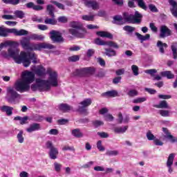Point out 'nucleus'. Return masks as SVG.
Instances as JSON below:
<instances>
[{
    "label": "nucleus",
    "instance_id": "obj_1",
    "mask_svg": "<svg viewBox=\"0 0 177 177\" xmlns=\"http://www.w3.org/2000/svg\"><path fill=\"white\" fill-rule=\"evenodd\" d=\"M35 80V75L34 73L28 71L22 73L21 80H17L12 87H7L6 100L8 103L16 104L17 99H21V95L17 92H21V93L28 92L30 91V84H32Z\"/></svg>",
    "mask_w": 177,
    "mask_h": 177
},
{
    "label": "nucleus",
    "instance_id": "obj_2",
    "mask_svg": "<svg viewBox=\"0 0 177 177\" xmlns=\"http://www.w3.org/2000/svg\"><path fill=\"white\" fill-rule=\"evenodd\" d=\"M4 46H10L8 50V53H6V51L1 52V56L5 59H8V57H12L17 64H21L22 63L24 67H28L30 64H31V60H32V63H34V64H37V63H38L35 53L21 52L20 55L19 56V50H17V48L15 46L14 41L1 43L0 44V49H2Z\"/></svg>",
    "mask_w": 177,
    "mask_h": 177
},
{
    "label": "nucleus",
    "instance_id": "obj_3",
    "mask_svg": "<svg viewBox=\"0 0 177 177\" xmlns=\"http://www.w3.org/2000/svg\"><path fill=\"white\" fill-rule=\"evenodd\" d=\"M123 16V17H122ZM122 16L115 15L113 17V24L117 26H123L125 23H131V24H140L143 15L138 11H136L134 15L128 12H124Z\"/></svg>",
    "mask_w": 177,
    "mask_h": 177
},
{
    "label": "nucleus",
    "instance_id": "obj_4",
    "mask_svg": "<svg viewBox=\"0 0 177 177\" xmlns=\"http://www.w3.org/2000/svg\"><path fill=\"white\" fill-rule=\"evenodd\" d=\"M48 80H44L41 79H37V82L38 86H41L44 91L48 92L50 90V86L56 88L59 86V81L57 80V73L56 72H49L48 73Z\"/></svg>",
    "mask_w": 177,
    "mask_h": 177
},
{
    "label": "nucleus",
    "instance_id": "obj_5",
    "mask_svg": "<svg viewBox=\"0 0 177 177\" xmlns=\"http://www.w3.org/2000/svg\"><path fill=\"white\" fill-rule=\"evenodd\" d=\"M30 37L28 38L24 37L20 44L24 49L28 50H42V49H55L56 48L53 44L49 43L30 44Z\"/></svg>",
    "mask_w": 177,
    "mask_h": 177
},
{
    "label": "nucleus",
    "instance_id": "obj_6",
    "mask_svg": "<svg viewBox=\"0 0 177 177\" xmlns=\"http://www.w3.org/2000/svg\"><path fill=\"white\" fill-rule=\"evenodd\" d=\"M69 26L71 28L68 29V32L71 35H73L75 38H85L86 29L84 28L82 23L73 21L69 24Z\"/></svg>",
    "mask_w": 177,
    "mask_h": 177
},
{
    "label": "nucleus",
    "instance_id": "obj_7",
    "mask_svg": "<svg viewBox=\"0 0 177 177\" xmlns=\"http://www.w3.org/2000/svg\"><path fill=\"white\" fill-rule=\"evenodd\" d=\"M96 73V68L95 67H87L81 69H76L73 72L74 77H86V75H93Z\"/></svg>",
    "mask_w": 177,
    "mask_h": 177
},
{
    "label": "nucleus",
    "instance_id": "obj_8",
    "mask_svg": "<svg viewBox=\"0 0 177 177\" xmlns=\"http://www.w3.org/2000/svg\"><path fill=\"white\" fill-rule=\"evenodd\" d=\"M92 104V99L91 98H86L80 103H79L77 111L81 113V114H84V115H88V109Z\"/></svg>",
    "mask_w": 177,
    "mask_h": 177
},
{
    "label": "nucleus",
    "instance_id": "obj_9",
    "mask_svg": "<svg viewBox=\"0 0 177 177\" xmlns=\"http://www.w3.org/2000/svg\"><path fill=\"white\" fill-rule=\"evenodd\" d=\"M46 147L50 149L48 154L50 160H56L57 156H59V149L53 146L52 141H47L46 142Z\"/></svg>",
    "mask_w": 177,
    "mask_h": 177
},
{
    "label": "nucleus",
    "instance_id": "obj_10",
    "mask_svg": "<svg viewBox=\"0 0 177 177\" xmlns=\"http://www.w3.org/2000/svg\"><path fill=\"white\" fill-rule=\"evenodd\" d=\"M94 44H95V45H98L99 46H104L106 45L107 46H109L110 48H114V49L120 48V46H118V44L117 43L112 41H104L102 40V39H100V38L95 39L94 41Z\"/></svg>",
    "mask_w": 177,
    "mask_h": 177
},
{
    "label": "nucleus",
    "instance_id": "obj_11",
    "mask_svg": "<svg viewBox=\"0 0 177 177\" xmlns=\"http://www.w3.org/2000/svg\"><path fill=\"white\" fill-rule=\"evenodd\" d=\"M50 39L54 42L60 43L64 41V39H63V37H62V33H60L59 31L51 30L50 32Z\"/></svg>",
    "mask_w": 177,
    "mask_h": 177
},
{
    "label": "nucleus",
    "instance_id": "obj_12",
    "mask_svg": "<svg viewBox=\"0 0 177 177\" xmlns=\"http://www.w3.org/2000/svg\"><path fill=\"white\" fill-rule=\"evenodd\" d=\"M172 35V31L167 26L162 25L160 28L159 37L160 38H167V37H171Z\"/></svg>",
    "mask_w": 177,
    "mask_h": 177
},
{
    "label": "nucleus",
    "instance_id": "obj_13",
    "mask_svg": "<svg viewBox=\"0 0 177 177\" xmlns=\"http://www.w3.org/2000/svg\"><path fill=\"white\" fill-rule=\"evenodd\" d=\"M174 160H175V153H170L166 163L169 174H172V172H174V169H172V165H174Z\"/></svg>",
    "mask_w": 177,
    "mask_h": 177
},
{
    "label": "nucleus",
    "instance_id": "obj_14",
    "mask_svg": "<svg viewBox=\"0 0 177 177\" xmlns=\"http://www.w3.org/2000/svg\"><path fill=\"white\" fill-rule=\"evenodd\" d=\"M41 129H42V127H41V124L32 123V124H30L29 127L26 129V131L28 132V133H31L37 131H41Z\"/></svg>",
    "mask_w": 177,
    "mask_h": 177
},
{
    "label": "nucleus",
    "instance_id": "obj_15",
    "mask_svg": "<svg viewBox=\"0 0 177 177\" xmlns=\"http://www.w3.org/2000/svg\"><path fill=\"white\" fill-rule=\"evenodd\" d=\"M162 131L164 132V133L165 134L164 136V138L165 139H169V140H170V142H171V143H175V142H176V140L175 139V138L174 137V136H172L171 134V133L169 132V131L168 130V129L163 127Z\"/></svg>",
    "mask_w": 177,
    "mask_h": 177
},
{
    "label": "nucleus",
    "instance_id": "obj_16",
    "mask_svg": "<svg viewBox=\"0 0 177 177\" xmlns=\"http://www.w3.org/2000/svg\"><path fill=\"white\" fill-rule=\"evenodd\" d=\"M1 111L6 113V115L10 117L13 114V107L9 106L8 105H3L0 108Z\"/></svg>",
    "mask_w": 177,
    "mask_h": 177
},
{
    "label": "nucleus",
    "instance_id": "obj_17",
    "mask_svg": "<svg viewBox=\"0 0 177 177\" xmlns=\"http://www.w3.org/2000/svg\"><path fill=\"white\" fill-rule=\"evenodd\" d=\"M26 8L28 9H33V10H36L39 12V10H44V6H37L33 2H29L26 4Z\"/></svg>",
    "mask_w": 177,
    "mask_h": 177
},
{
    "label": "nucleus",
    "instance_id": "obj_18",
    "mask_svg": "<svg viewBox=\"0 0 177 177\" xmlns=\"http://www.w3.org/2000/svg\"><path fill=\"white\" fill-rule=\"evenodd\" d=\"M153 107H156V109H167L168 110H171V107L167 100L160 101L158 104L153 105Z\"/></svg>",
    "mask_w": 177,
    "mask_h": 177
},
{
    "label": "nucleus",
    "instance_id": "obj_19",
    "mask_svg": "<svg viewBox=\"0 0 177 177\" xmlns=\"http://www.w3.org/2000/svg\"><path fill=\"white\" fill-rule=\"evenodd\" d=\"M169 5L172 6V8H171V12L174 16V17L177 18V3L175 1V0H168Z\"/></svg>",
    "mask_w": 177,
    "mask_h": 177
},
{
    "label": "nucleus",
    "instance_id": "obj_20",
    "mask_svg": "<svg viewBox=\"0 0 177 177\" xmlns=\"http://www.w3.org/2000/svg\"><path fill=\"white\" fill-rule=\"evenodd\" d=\"M9 34H13V28H6L3 26V28L0 30V37H6Z\"/></svg>",
    "mask_w": 177,
    "mask_h": 177
},
{
    "label": "nucleus",
    "instance_id": "obj_21",
    "mask_svg": "<svg viewBox=\"0 0 177 177\" xmlns=\"http://www.w3.org/2000/svg\"><path fill=\"white\" fill-rule=\"evenodd\" d=\"M136 36L137 37L138 39H139V41H140L141 44H143V42H145V41H149V39H150V35L149 34H146L145 36L141 35L139 32H136L135 33Z\"/></svg>",
    "mask_w": 177,
    "mask_h": 177
},
{
    "label": "nucleus",
    "instance_id": "obj_22",
    "mask_svg": "<svg viewBox=\"0 0 177 177\" xmlns=\"http://www.w3.org/2000/svg\"><path fill=\"white\" fill-rule=\"evenodd\" d=\"M12 34L17 37H21L23 35H28V32L24 29L17 30L16 28H12Z\"/></svg>",
    "mask_w": 177,
    "mask_h": 177
},
{
    "label": "nucleus",
    "instance_id": "obj_23",
    "mask_svg": "<svg viewBox=\"0 0 177 177\" xmlns=\"http://www.w3.org/2000/svg\"><path fill=\"white\" fill-rule=\"evenodd\" d=\"M156 46L159 48V52L164 54L165 53L164 48L165 49H167V48H168V44H167V43H162V41L158 40L157 41Z\"/></svg>",
    "mask_w": 177,
    "mask_h": 177
},
{
    "label": "nucleus",
    "instance_id": "obj_24",
    "mask_svg": "<svg viewBox=\"0 0 177 177\" xmlns=\"http://www.w3.org/2000/svg\"><path fill=\"white\" fill-rule=\"evenodd\" d=\"M58 107L60 111H63V113H68V111L73 110V106L67 104H60Z\"/></svg>",
    "mask_w": 177,
    "mask_h": 177
},
{
    "label": "nucleus",
    "instance_id": "obj_25",
    "mask_svg": "<svg viewBox=\"0 0 177 177\" xmlns=\"http://www.w3.org/2000/svg\"><path fill=\"white\" fill-rule=\"evenodd\" d=\"M104 50L105 52L104 53V55H106V56H108V57H113L117 56V51L111 48H105Z\"/></svg>",
    "mask_w": 177,
    "mask_h": 177
},
{
    "label": "nucleus",
    "instance_id": "obj_26",
    "mask_svg": "<svg viewBox=\"0 0 177 177\" xmlns=\"http://www.w3.org/2000/svg\"><path fill=\"white\" fill-rule=\"evenodd\" d=\"M98 37H101L102 38H109V39H113V35L109 32L106 31H98L96 32Z\"/></svg>",
    "mask_w": 177,
    "mask_h": 177
},
{
    "label": "nucleus",
    "instance_id": "obj_27",
    "mask_svg": "<svg viewBox=\"0 0 177 177\" xmlns=\"http://www.w3.org/2000/svg\"><path fill=\"white\" fill-rule=\"evenodd\" d=\"M29 39H32V41H44L45 36L33 33L29 36Z\"/></svg>",
    "mask_w": 177,
    "mask_h": 177
},
{
    "label": "nucleus",
    "instance_id": "obj_28",
    "mask_svg": "<svg viewBox=\"0 0 177 177\" xmlns=\"http://www.w3.org/2000/svg\"><path fill=\"white\" fill-rule=\"evenodd\" d=\"M160 74L161 77H165L167 80L175 78V75H174L171 71H162Z\"/></svg>",
    "mask_w": 177,
    "mask_h": 177
},
{
    "label": "nucleus",
    "instance_id": "obj_29",
    "mask_svg": "<svg viewBox=\"0 0 177 177\" xmlns=\"http://www.w3.org/2000/svg\"><path fill=\"white\" fill-rule=\"evenodd\" d=\"M118 92H117L115 90L106 91L102 94V96H103L104 97H115V96H118Z\"/></svg>",
    "mask_w": 177,
    "mask_h": 177
},
{
    "label": "nucleus",
    "instance_id": "obj_30",
    "mask_svg": "<svg viewBox=\"0 0 177 177\" xmlns=\"http://www.w3.org/2000/svg\"><path fill=\"white\" fill-rule=\"evenodd\" d=\"M35 74H37V75L38 77H44V75H45V74H46V69H45V68H44V66H39L36 69Z\"/></svg>",
    "mask_w": 177,
    "mask_h": 177
},
{
    "label": "nucleus",
    "instance_id": "obj_31",
    "mask_svg": "<svg viewBox=\"0 0 177 177\" xmlns=\"http://www.w3.org/2000/svg\"><path fill=\"white\" fill-rule=\"evenodd\" d=\"M84 5L87 6V8H92L94 10L95 9H97V3L96 1H86Z\"/></svg>",
    "mask_w": 177,
    "mask_h": 177
},
{
    "label": "nucleus",
    "instance_id": "obj_32",
    "mask_svg": "<svg viewBox=\"0 0 177 177\" xmlns=\"http://www.w3.org/2000/svg\"><path fill=\"white\" fill-rule=\"evenodd\" d=\"M128 129V126H124L123 127H115L113 131L115 133H125Z\"/></svg>",
    "mask_w": 177,
    "mask_h": 177
},
{
    "label": "nucleus",
    "instance_id": "obj_33",
    "mask_svg": "<svg viewBox=\"0 0 177 177\" xmlns=\"http://www.w3.org/2000/svg\"><path fill=\"white\" fill-rule=\"evenodd\" d=\"M124 31H127L128 35H132L133 32L136 30V28L133 26H125L123 27Z\"/></svg>",
    "mask_w": 177,
    "mask_h": 177
},
{
    "label": "nucleus",
    "instance_id": "obj_34",
    "mask_svg": "<svg viewBox=\"0 0 177 177\" xmlns=\"http://www.w3.org/2000/svg\"><path fill=\"white\" fill-rule=\"evenodd\" d=\"M72 135L73 136H75V138H82L84 136V134L82 132H81V130L80 129H75L72 130Z\"/></svg>",
    "mask_w": 177,
    "mask_h": 177
},
{
    "label": "nucleus",
    "instance_id": "obj_35",
    "mask_svg": "<svg viewBox=\"0 0 177 177\" xmlns=\"http://www.w3.org/2000/svg\"><path fill=\"white\" fill-rule=\"evenodd\" d=\"M45 24H50L51 26H56L57 24V21L55 19V17L48 18L46 17L44 20Z\"/></svg>",
    "mask_w": 177,
    "mask_h": 177
},
{
    "label": "nucleus",
    "instance_id": "obj_36",
    "mask_svg": "<svg viewBox=\"0 0 177 177\" xmlns=\"http://www.w3.org/2000/svg\"><path fill=\"white\" fill-rule=\"evenodd\" d=\"M46 10L48 12L49 16H51V17H55V6H53L52 4L48 5L46 7Z\"/></svg>",
    "mask_w": 177,
    "mask_h": 177
},
{
    "label": "nucleus",
    "instance_id": "obj_37",
    "mask_svg": "<svg viewBox=\"0 0 177 177\" xmlns=\"http://www.w3.org/2000/svg\"><path fill=\"white\" fill-rule=\"evenodd\" d=\"M159 114L162 117H171V115L172 114V111L169 110L161 109V110H159Z\"/></svg>",
    "mask_w": 177,
    "mask_h": 177
},
{
    "label": "nucleus",
    "instance_id": "obj_38",
    "mask_svg": "<svg viewBox=\"0 0 177 177\" xmlns=\"http://www.w3.org/2000/svg\"><path fill=\"white\" fill-rule=\"evenodd\" d=\"M54 167V171L57 172V174H59V172H62V168H63V165L60 164L57 162H55L53 163Z\"/></svg>",
    "mask_w": 177,
    "mask_h": 177
},
{
    "label": "nucleus",
    "instance_id": "obj_39",
    "mask_svg": "<svg viewBox=\"0 0 177 177\" xmlns=\"http://www.w3.org/2000/svg\"><path fill=\"white\" fill-rule=\"evenodd\" d=\"M6 5H19L20 0H1Z\"/></svg>",
    "mask_w": 177,
    "mask_h": 177
},
{
    "label": "nucleus",
    "instance_id": "obj_40",
    "mask_svg": "<svg viewBox=\"0 0 177 177\" xmlns=\"http://www.w3.org/2000/svg\"><path fill=\"white\" fill-rule=\"evenodd\" d=\"M24 132L23 130H20L17 135V139L18 140L19 143H24V137L23 136Z\"/></svg>",
    "mask_w": 177,
    "mask_h": 177
},
{
    "label": "nucleus",
    "instance_id": "obj_41",
    "mask_svg": "<svg viewBox=\"0 0 177 177\" xmlns=\"http://www.w3.org/2000/svg\"><path fill=\"white\" fill-rule=\"evenodd\" d=\"M171 50L173 52V59H177V43H173L171 45Z\"/></svg>",
    "mask_w": 177,
    "mask_h": 177
},
{
    "label": "nucleus",
    "instance_id": "obj_42",
    "mask_svg": "<svg viewBox=\"0 0 177 177\" xmlns=\"http://www.w3.org/2000/svg\"><path fill=\"white\" fill-rule=\"evenodd\" d=\"M138 6L144 10H147V6H146V3L143 0H138L137 1Z\"/></svg>",
    "mask_w": 177,
    "mask_h": 177
},
{
    "label": "nucleus",
    "instance_id": "obj_43",
    "mask_svg": "<svg viewBox=\"0 0 177 177\" xmlns=\"http://www.w3.org/2000/svg\"><path fill=\"white\" fill-rule=\"evenodd\" d=\"M127 95L129 97H135L139 95V93L135 89H131L128 91Z\"/></svg>",
    "mask_w": 177,
    "mask_h": 177
},
{
    "label": "nucleus",
    "instance_id": "obj_44",
    "mask_svg": "<svg viewBox=\"0 0 177 177\" xmlns=\"http://www.w3.org/2000/svg\"><path fill=\"white\" fill-rule=\"evenodd\" d=\"M14 15H15L16 17H17L18 19H24V12L21 11V10H15L14 12Z\"/></svg>",
    "mask_w": 177,
    "mask_h": 177
},
{
    "label": "nucleus",
    "instance_id": "obj_45",
    "mask_svg": "<svg viewBox=\"0 0 177 177\" xmlns=\"http://www.w3.org/2000/svg\"><path fill=\"white\" fill-rule=\"evenodd\" d=\"M82 19L86 21H93L95 15H82Z\"/></svg>",
    "mask_w": 177,
    "mask_h": 177
},
{
    "label": "nucleus",
    "instance_id": "obj_46",
    "mask_svg": "<svg viewBox=\"0 0 177 177\" xmlns=\"http://www.w3.org/2000/svg\"><path fill=\"white\" fill-rule=\"evenodd\" d=\"M50 3H53V5H55V6L58 9H62V10H66V8L64 7V6L61 3H59V2L55 1H51Z\"/></svg>",
    "mask_w": 177,
    "mask_h": 177
},
{
    "label": "nucleus",
    "instance_id": "obj_47",
    "mask_svg": "<svg viewBox=\"0 0 177 177\" xmlns=\"http://www.w3.org/2000/svg\"><path fill=\"white\" fill-rule=\"evenodd\" d=\"M93 125L94 128H99V127L104 125V122L102 120H94L93 122Z\"/></svg>",
    "mask_w": 177,
    "mask_h": 177
},
{
    "label": "nucleus",
    "instance_id": "obj_48",
    "mask_svg": "<svg viewBox=\"0 0 177 177\" xmlns=\"http://www.w3.org/2000/svg\"><path fill=\"white\" fill-rule=\"evenodd\" d=\"M131 71H133V75H136V77L139 75V67L138 66L132 65Z\"/></svg>",
    "mask_w": 177,
    "mask_h": 177
},
{
    "label": "nucleus",
    "instance_id": "obj_49",
    "mask_svg": "<svg viewBox=\"0 0 177 177\" xmlns=\"http://www.w3.org/2000/svg\"><path fill=\"white\" fill-rule=\"evenodd\" d=\"M68 62L74 63L75 62H78L80 60V55H73L68 58Z\"/></svg>",
    "mask_w": 177,
    "mask_h": 177
},
{
    "label": "nucleus",
    "instance_id": "obj_50",
    "mask_svg": "<svg viewBox=\"0 0 177 177\" xmlns=\"http://www.w3.org/2000/svg\"><path fill=\"white\" fill-rule=\"evenodd\" d=\"M146 74H149L151 77H155L156 74H157V71L156 69H148L145 71Z\"/></svg>",
    "mask_w": 177,
    "mask_h": 177
},
{
    "label": "nucleus",
    "instance_id": "obj_51",
    "mask_svg": "<svg viewBox=\"0 0 177 177\" xmlns=\"http://www.w3.org/2000/svg\"><path fill=\"white\" fill-rule=\"evenodd\" d=\"M147 98L145 97H138L133 100V103H135L136 104L138 103H143V102H146Z\"/></svg>",
    "mask_w": 177,
    "mask_h": 177
},
{
    "label": "nucleus",
    "instance_id": "obj_52",
    "mask_svg": "<svg viewBox=\"0 0 177 177\" xmlns=\"http://www.w3.org/2000/svg\"><path fill=\"white\" fill-rule=\"evenodd\" d=\"M62 151H73L75 152V148H74V147H70L68 145H65L62 147Z\"/></svg>",
    "mask_w": 177,
    "mask_h": 177
},
{
    "label": "nucleus",
    "instance_id": "obj_53",
    "mask_svg": "<svg viewBox=\"0 0 177 177\" xmlns=\"http://www.w3.org/2000/svg\"><path fill=\"white\" fill-rule=\"evenodd\" d=\"M146 136L148 140H155L156 139V136H154V135L151 133V131H148L147 132Z\"/></svg>",
    "mask_w": 177,
    "mask_h": 177
},
{
    "label": "nucleus",
    "instance_id": "obj_54",
    "mask_svg": "<svg viewBox=\"0 0 177 177\" xmlns=\"http://www.w3.org/2000/svg\"><path fill=\"white\" fill-rule=\"evenodd\" d=\"M97 149H98L100 151H104V150H106V148L102 145V140H98L97 142Z\"/></svg>",
    "mask_w": 177,
    "mask_h": 177
},
{
    "label": "nucleus",
    "instance_id": "obj_55",
    "mask_svg": "<svg viewBox=\"0 0 177 177\" xmlns=\"http://www.w3.org/2000/svg\"><path fill=\"white\" fill-rule=\"evenodd\" d=\"M36 83L37 84H32L31 86L32 91H37V89H39L40 91H46V90L42 89V87L38 86V82H37V80H36Z\"/></svg>",
    "mask_w": 177,
    "mask_h": 177
},
{
    "label": "nucleus",
    "instance_id": "obj_56",
    "mask_svg": "<svg viewBox=\"0 0 177 177\" xmlns=\"http://www.w3.org/2000/svg\"><path fill=\"white\" fill-rule=\"evenodd\" d=\"M68 122V119L62 118L57 120L58 125H66Z\"/></svg>",
    "mask_w": 177,
    "mask_h": 177
},
{
    "label": "nucleus",
    "instance_id": "obj_57",
    "mask_svg": "<svg viewBox=\"0 0 177 177\" xmlns=\"http://www.w3.org/2000/svg\"><path fill=\"white\" fill-rule=\"evenodd\" d=\"M97 134L98 135V136H100L102 139H106L109 136V133L106 132H97Z\"/></svg>",
    "mask_w": 177,
    "mask_h": 177
},
{
    "label": "nucleus",
    "instance_id": "obj_58",
    "mask_svg": "<svg viewBox=\"0 0 177 177\" xmlns=\"http://www.w3.org/2000/svg\"><path fill=\"white\" fill-rule=\"evenodd\" d=\"M106 156H118V151H107L106 152Z\"/></svg>",
    "mask_w": 177,
    "mask_h": 177
},
{
    "label": "nucleus",
    "instance_id": "obj_59",
    "mask_svg": "<svg viewBox=\"0 0 177 177\" xmlns=\"http://www.w3.org/2000/svg\"><path fill=\"white\" fill-rule=\"evenodd\" d=\"M95 55V50L93 48H89L86 52L87 57H92Z\"/></svg>",
    "mask_w": 177,
    "mask_h": 177
},
{
    "label": "nucleus",
    "instance_id": "obj_60",
    "mask_svg": "<svg viewBox=\"0 0 177 177\" xmlns=\"http://www.w3.org/2000/svg\"><path fill=\"white\" fill-rule=\"evenodd\" d=\"M158 97L159 99H163L164 100H167V99H171V97H172V96L169 95H162V94H159L158 95Z\"/></svg>",
    "mask_w": 177,
    "mask_h": 177
},
{
    "label": "nucleus",
    "instance_id": "obj_61",
    "mask_svg": "<svg viewBox=\"0 0 177 177\" xmlns=\"http://www.w3.org/2000/svg\"><path fill=\"white\" fill-rule=\"evenodd\" d=\"M97 62L102 66V67H104L106 66V61H104L102 57L97 58Z\"/></svg>",
    "mask_w": 177,
    "mask_h": 177
},
{
    "label": "nucleus",
    "instance_id": "obj_62",
    "mask_svg": "<svg viewBox=\"0 0 177 177\" xmlns=\"http://www.w3.org/2000/svg\"><path fill=\"white\" fill-rule=\"evenodd\" d=\"M149 28H151V30L153 32H157L158 31V28H156L154 23H150Z\"/></svg>",
    "mask_w": 177,
    "mask_h": 177
},
{
    "label": "nucleus",
    "instance_id": "obj_63",
    "mask_svg": "<svg viewBox=\"0 0 177 177\" xmlns=\"http://www.w3.org/2000/svg\"><path fill=\"white\" fill-rule=\"evenodd\" d=\"M37 28L39 30H41V31H46V30H48V26L44 25V24H39L37 26Z\"/></svg>",
    "mask_w": 177,
    "mask_h": 177
},
{
    "label": "nucleus",
    "instance_id": "obj_64",
    "mask_svg": "<svg viewBox=\"0 0 177 177\" xmlns=\"http://www.w3.org/2000/svg\"><path fill=\"white\" fill-rule=\"evenodd\" d=\"M153 143L156 146H162L164 145V142H162L158 138H155V140H153Z\"/></svg>",
    "mask_w": 177,
    "mask_h": 177
}]
</instances>
